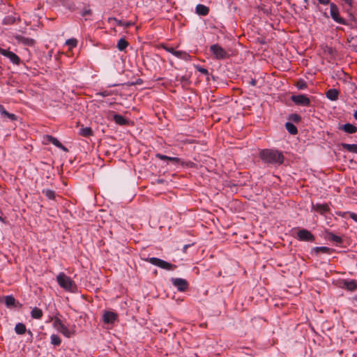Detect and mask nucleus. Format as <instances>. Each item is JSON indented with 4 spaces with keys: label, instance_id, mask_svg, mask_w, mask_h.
Masks as SVG:
<instances>
[{
    "label": "nucleus",
    "instance_id": "13",
    "mask_svg": "<svg viewBox=\"0 0 357 357\" xmlns=\"http://www.w3.org/2000/svg\"><path fill=\"white\" fill-rule=\"evenodd\" d=\"M114 121L115 123L120 126H126L129 123V121L124 118L123 116L120 114H114Z\"/></svg>",
    "mask_w": 357,
    "mask_h": 357
},
{
    "label": "nucleus",
    "instance_id": "10",
    "mask_svg": "<svg viewBox=\"0 0 357 357\" xmlns=\"http://www.w3.org/2000/svg\"><path fill=\"white\" fill-rule=\"evenodd\" d=\"M44 142L45 144L52 143L56 147L60 148V149H63V151H67V149L66 147H64L56 138L53 137L50 135H46L44 137Z\"/></svg>",
    "mask_w": 357,
    "mask_h": 357
},
{
    "label": "nucleus",
    "instance_id": "22",
    "mask_svg": "<svg viewBox=\"0 0 357 357\" xmlns=\"http://www.w3.org/2000/svg\"><path fill=\"white\" fill-rule=\"evenodd\" d=\"M342 146L349 152L357 153V144H342Z\"/></svg>",
    "mask_w": 357,
    "mask_h": 357
},
{
    "label": "nucleus",
    "instance_id": "16",
    "mask_svg": "<svg viewBox=\"0 0 357 357\" xmlns=\"http://www.w3.org/2000/svg\"><path fill=\"white\" fill-rule=\"evenodd\" d=\"M312 208L320 213H324L328 211V206L327 204H317L313 205Z\"/></svg>",
    "mask_w": 357,
    "mask_h": 357
},
{
    "label": "nucleus",
    "instance_id": "40",
    "mask_svg": "<svg viewBox=\"0 0 357 357\" xmlns=\"http://www.w3.org/2000/svg\"><path fill=\"white\" fill-rule=\"evenodd\" d=\"M156 157L162 160L167 159V156L159 153L156 155Z\"/></svg>",
    "mask_w": 357,
    "mask_h": 357
},
{
    "label": "nucleus",
    "instance_id": "36",
    "mask_svg": "<svg viewBox=\"0 0 357 357\" xmlns=\"http://www.w3.org/2000/svg\"><path fill=\"white\" fill-rule=\"evenodd\" d=\"M348 214L349 215V217L354 220L356 222H357V214L352 212H348Z\"/></svg>",
    "mask_w": 357,
    "mask_h": 357
},
{
    "label": "nucleus",
    "instance_id": "42",
    "mask_svg": "<svg viewBox=\"0 0 357 357\" xmlns=\"http://www.w3.org/2000/svg\"><path fill=\"white\" fill-rule=\"evenodd\" d=\"M165 50L174 55V52H175V50L173 47H165Z\"/></svg>",
    "mask_w": 357,
    "mask_h": 357
},
{
    "label": "nucleus",
    "instance_id": "27",
    "mask_svg": "<svg viewBox=\"0 0 357 357\" xmlns=\"http://www.w3.org/2000/svg\"><path fill=\"white\" fill-rule=\"evenodd\" d=\"M6 57L9 58L10 60L15 64H18L20 62V58L18 56L12 52H10Z\"/></svg>",
    "mask_w": 357,
    "mask_h": 357
},
{
    "label": "nucleus",
    "instance_id": "37",
    "mask_svg": "<svg viewBox=\"0 0 357 357\" xmlns=\"http://www.w3.org/2000/svg\"><path fill=\"white\" fill-rule=\"evenodd\" d=\"M10 52V51H8L0 47V54H1L2 55L7 56Z\"/></svg>",
    "mask_w": 357,
    "mask_h": 357
},
{
    "label": "nucleus",
    "instance_id": "4",
    "mask_svg": "<svg viewBox=\"0 0 357 357\" xmlns=\"http://www.w3.org/2000/svg\"><path fill=\"white\" fill-rule=\"evenodd\" d=\"M147 261L150 262L151 264L155 265L156 266H158L161 268L166 269V270H171L174 269L176 268L175 265H173L166 261H164L162 259L156 258V257H151L146 259Z\"/></svg>",
    "mask_w": 357,
    "mask_h": 357
},
{
    "label": "nucleus",
    "instance_id": "47",
    "mask_svg": "<svg viewBox=\"0 0 357 357\" xmlns=\"http://www.w3.org/2000/svg\"><path fill=\"white\" fill-rule=\"evenodd\" d=\"M187 247H188V245H185V246H184V248H183V249H184V250L187 249Z\"/></svg>",
    "mask_w": 357,
    "mask_h": 357
},
{
    "label": "nucleus",
    "instance_id": "30",
    "mask_svg": "<svg viewBox=\"0 0 357 357\" xmlns=\"http://www.w3.org/2000/svg\"><path fill=\"white\" fill-rule=\"evenodd\" d=\"M328 239L333 241L334 242L337 243H341L342 241L341 237L336 236L333 234H328Z\"/></svg>",
    "mask_w": 357,
    "mask_h": 357
},
{
    "label": "nucleus",
    "instance_id": "21",
    "mask_svg": "<svg viewBox=\"0 0 357 357\" xmlns=\"http://www.w3.org/2000/svg\"><path fill=\"white\" fill-rule=\"evenodd\" d=\"M79 133L83 137H89L93 135V131L91 128L85 127L80 128Z\"/></svg>",
    "mask_w": 357,
    "mask_h": 357
},
{
    "label": "nucleus",
    "instance_id": "7",
    "mask_svg": "<svg viewBox=\"0 0 357 357\" xmlns=\"http://www.w3.org/2000/svg\"><path fill=\"white\" fill-rule=\"evenodd\" d=\"M297 236L300 241H312L314 239L312 233L305 229H300L297 233Z\"/></svg>",
    "mask_w": 357,
    "mask_h": 357
},
{
    "label": "nucleus",
    "instance_id": "8",
    "mask_svg": "<svg viewBox=\"0 0 357 357\" xmlns=\"http://www.w3.org/2000/svg\"><path fill=\"white\" fill-rule=\"evenodd\" d=\"M172 283L175 286L178 291H183L188 289V282L182 278H172Z\"/></svg>",
    "mask_w": 357,
    "mask_h": 357
},
{
    "label": "nucleus",
    "instance_id": "14",
    "mask_svg": "<svg viewBox=\"0 0 357 357\" xmlns=\"http://www.w3.org/2000/svg\"><path fill=\"white\" fill-rule=\"evenodd\" d=\"M208 12V8L203 4H198L196 6V13L200 15H206Z\"/></svg>",
    "mask_w": 357,
    "mask_h": 357
},
{
    "label": "nucleus",
    "instance_id": "11",
    "mask_svg": "<svg viewBox=\"0 0 357 357\" xmlns=\"http://www.w3.org/2000/svg\"><path fill=\"white\" fill-rule=\"evenodd\" d=\"M103 321L107 324H113L117 319V314L113 312H105L103 314Z\"/></svg>",
    "mask_w": 357,
    "mask_h": 357
},
{
    "label": "nucleus",
    "instance_id": "17",
    "mask_svg": "<svg viewBox=\"0 0 357 357\" xmlns=\"http://www.w3.org/2000/svg\"><path fill=\"white\" fill-rule=\"evenodd\" d=\"M326 97L331 100H335L337 99L338 97V91L336 89H330L326 92Z\"/></svg>",
    "mask_w": 357,
    "mask_h": 357
},
{
    "label": "nucleus",
    "instance_id": "38",
    "mask_svg": "<svg viewBox=\"0 0 357 357\" xmlns=\"http://www.w3.org/2000/svg\"><path fill=\"white\" fill-rule=\"evenodd\" d=\"M167 160H169V161H172V162H176V163H178L179 162V158H174V157H168L167 156Z\"/></svg>",
    "mask_w": 357,
    "mask_h": 357
},
{
    "label": "nucleus",
    "instance_id": "46",
    "mask_svg": "<svg viewBox=\"0 0 357 357\" xmlns=\"http://www.w3.org/2000/svg\"><path fill=\"white\" fill-rule=\"evenodd\" d=\"M354 116L357 120V110L354 112Z\"/></svg>",
    "mask_w": 357,
    "mask_h": 357
},
{
    "label": "nucleus",
    "instance_id": "19",
    "mask_svg": "<svg viewBox=\"0 0 357 357\" xmlns=\"http://www.w3.org/2000/svg\"><path fill=\"white\" fill-rule=\"evenodd\" d=\"M174 56L184 60H189L190 58V55L188 53L183 51L175 50V52H174Z\"/></svg>",
    "mask_w": 357,
    "mask_h": 357
},
{
    "label": "nucleus",
    "instance_id": "5",
    "mask_svg": "<svg viewBox=\"0 0 357 357\" xmlns=\"http://www.w3.org/2000/svg\"><path fill=\"white\" fill-rule=\"evenodd\" d=\"M55 328L60 333H61L66 337H70L73 333L69 330L59 319H56L54 323Z\"/></svg>",
    "mask_w": 357,
    "mask_h": 357
},
{
    "label": "nucleus",
    "instance_id": "20",
    "mask_svg": "<svg viewBox=\"0 0 357 357\" xmlns=\"http://www.w3.org/2000/svg\"><path fill=\"white\" fill-rule=\"evenodd\" d=\"M17 38L20 43H22L24 45H30V46L34 45V40L32 38H24L22 36H17Z\"/></svg>",
    "mask_w": 357,
    "mask_h": 357
},
{
    "label": "nucleus",
    "instance_id": "43",
    "mask_svg": "<svg viewBox=\"0 0 357 357\" xmlns=\"http://www.w3.org/2000/svg\"><path fill=\"white\" fill-rule=\"evenodd\" d=\"M319 3L322 4H328L329 3V0H318Z\"/></svg>",
    "mask_w": 357,
    "mask_h": 357
},
{
    "label": "nucleus",
    "instance_id": "26",
    "mask_svg": "<svg viewBox=\"0 0 357 357\" xmlns=\"http://www.w3.org/2000/svg\"><path fill=\"white\" fill-rule=\"evenodd\" d=\"M15 331L17 334L22 335L24 334L26 331V326L24 324L22 323H19L16 324L15 327Z\"/></svg>",
    "mask_w": 357,
    "mask_h": 357
},
{
    "label": "nucleus",
    "instance_id": "6",
    "mask_svg": "<svg viewBox=\"0 0 357 357\" xmlns=\"http://www.w3.org/2000/svg\"><path fill=\"white\" fill-rule=\"evenodd\" d=\"M292 101L298 105L302 106H309L310 104V100L309 98H307L305 95H297L291 96Z\"/></svg>",
    "mask_w": 357,
    "mask_h": 357
},
{
    "label": "nucleus",
    "instance_id": "28",
    "mask_svg": "<svg viewBox=\"0 0 357 357\" xmlns=\"http://www.w3.org/2000/svg\"><path fill=\"white\" fill-rule=\"evenodd\" d=\"M15 299L13 296H7L5 297V303L7 306L14 305Z\"/></svg>",
    "mask_w": 357,
    "mask_h": 357
},
{
    "label": "nucleus",
    "instance_id": "31",
    "mask_svg": "<svg viewBox=\"0 0 357 357\" xmlns=\"http://www.w3.org/2000/svg\"><path fill=\"white\" fill-rule=\"evenodd\" d=\"M51 342L54 345H59L61 344V339L56 335H51Z\"/></svg>",
    "mask_w": 357,
    "mask_h": 357
},
{
    "label": "nucleus",
    "instance_id": "18",
    "mask_svg": "<svg viewBox=\"0 0 357 357\" xmlns=\"http://www.w3.org/2000/svg\"><path fill=\"white\" fill-rule=\"evenodd\" d=\"M0 113L2 116L7 117L12 121H15L17 119V117L14 114L8 113L1 105H0Z\"/></svg>",
    "mask_w": 357,
    "mask_h": 357
},
{
    "label": "nucleus",
    "instance_id": "15",
    "mask_svg": "<svg viewBox=\"0 0 357 357\" xmlns=\"http://www.w3.org/2000/svg\"><path fill=\"white\" fill-rule=\"evenodd\" d=\"M344 287L349 290H354L357 287V283L355 280H344Z\"/></svg>",
    "mask_w": 357,
    "mask_h": 357
},
{
    "label": "nucleus",
    "instance_id": "1",
    "mask_svg": "<svg viewBox=\"0 0 357 357\" xmlns=\"http://www.w3.org/2000/svg\"><path fill=\"white\" fill-rule=\"evenodd\" d=\"M259 156L263 161L271 164L280 165L284 160V156L282 153L275 150H262L259 153Z\"/></svg>",
    "mask_w": 357,
    "mask_h": 357
},
{
    "label": "nucleus",
    "instance_id": "9",
    "mask_svg": "<svg viewBox=\"0 0 357 357\" xmlns=\"http://www.w3.org/2000/svg\"><path fill=\"white\" fill-rule=\"evenodd\" d=\"M331 15V17L337 22L340 24H344V20L339 16V10L337 7L332 3L330 6Z\"/></svg>",
    "mask_w": 357,
    "mask_h": 357
},
{
    "label": "nucleus",
    "instance_id": "34",
    "mask_svg": "<svg viewBox=\"0 0 357 357\" xmlns=\"http://www.w3.org/2000/svg\"><path fill=\"white\" fill-rule=\"evenodd\" d=\"M296 87L298 89H305L307 88V84L305 81L301 79L299 80L296 84Z\"/></svg>",
    "mask_w": 357,
    "mask_h": 357
},
{
    "label": "nucleus",
    "instance_id": "3",
    "mask_svg": "<svg viewBox=\"0 0 357 357\" xmlns=\"http://www.w3.org/2000/svg\"><path fill=\"white\" fill-rule=\"evenodd\" d=\"M210 51L215 59L222 60L229 57V52L218 44H214L210 47Z\"/></svg>",
    "mask_w": 357,
    "mask_h": 357
},
{
    "label": "nucleus",
    "instance_id": "49",
    "mask_svg": "<svg viewBox=\"0 0 357 357\" xmlns=\"http://www.w3.org/2000/svg\"><path fill=\"white\" fill-rule=\"evenodd\" d=\"M0 220H2L1 217H0Z\"/></svg>",
    "mask_w": 357,
    "mask_h": 357
},
{
    "label": "nucleus",
    "instance_id": "35",
    "mask_svg": "<svg viewBox=\"0 0 357 357\" xmlns=\"http://www.w3.org/2000/svg\"><path fill=\"white\" fill-rule=\"evenodd\" d=\"M66 44L70 47H75L77 46V41L75 39H69L66 41Z\"/></svg>",
    "mask_w": 357,
    "mask_h": 357
},
{
    "label": "nucleus",
    "instance_id": "12",
    "mask_svg": "<svg viewBox=\"0 0 357 357\" xmlns=\"http://www.w3.org/2000/svg\"><path fill=\"white\" fill-rule=\"evenodd\" d=\"M339 129L349 134H353L357 132V128L351 123H346L340 126Z\"/></svg>",
    "mask_w": 357,
    "mask_h": 357
},
{
    "label": "nucleus",
    "instance_id": "24",
    "mask_svg": "<svg viewBox=\"0 0 357 357\" xmlns=\"http://www.w3.org/2000/svg\"><path fill=\"white\" fill-rule=\"evenodd\" d=\"M128 46V43L124 39L121 38L117 43V48L120 51L124 50Z\"/></svg>",
    "mask_w": 357,
    "mask_h": 357
},
{
    "label": "nucleus",
    "instance_id": "29",
    "mask_svg": "<svg viewBox=\"0 0 357 357\" xmlns=\"http://www.w3.org/2000/svg\"><path fill=\"white\" fill-rule=\"evenodd\" d=\"M114 20L116 22L118 25L126 28L132 26L134 24V23L132 22H123L122 20H117L116 19H114Z\"/></svg>",
    "mask_w": 357,
    "mask_h": 357
},
{
    "label": "nucleus",
    "instance_id": "48",
    "mask_svg": "<svg viewBox=\"0 0 357 357\" xmlns=\"http://www.w3.org/2000/svg\"><path fill=\"white\" fill-rule=\"evenodd\" d=\"M304 3H306V0H303Z\"/></svg>",
    "mask_w": 357,
    "mask_h": 357
},
{
    "label": "nucleus",
    "instance_id": "32",
    "mask_svg": "<svg viewBox=\"0 0 357 357\" xmlns=\"http://www.w3.org/2000/svg\"><path fill=\"white\" fill-rule=\"evenodd\" d=\"M43 193L50 199H54L55 195H54V191H52L51 190H43Z\"/></svg>",
    "mask_w": 357,
    "mask_h": 357
},
{
    "label": "nucleus",
    "instance_id": "44",
    "mask_svg": "<svg viewBox=\"0 0 357 357\" xmlns=\"http://www.w3.org/2000/svg\"><path fill=\"white\" fill-rule=\"evenodd\" d=\"M347 4L351 6L352 0H343Z\"/></svg>",
    "mask_w": 357,
    "mask_h": 357
},
{
    "label": "nucleus",
    "instance_id": "25",
    "mask_svg": "<svg viewBox=\"0 0 357 357\" xmlns=\"http://www.w3.org/2000/svg\"><path fill=\"white\" fill-rule=\"evenodd\" d=\"M285 127L290 134L296 135L298 132L296 127L291 123H286Z\"/></svg>",
    "mask_w": 357,
    "mask_h": 357
},
{
    "label": "nucleus",
    "instance_id": "39",
    "mask_svg": "<svg viewBox=\"0 0 357 357\" xmlns=\"http://www.w3.org/2000/svg\"><path fill=\"white\" fill-rule=\"evenodd\" d=\"M291 119L294 121H299L301 120V117L298 114H293Z\"/></svg>",
    "mask_w": 357,
    "mask_h": 357
},
{
    "label": "nucleus",
    "instance_id": "41",
    "mask_svg": "<svg viewBox=\"0 0 357 357\" xmlns=\"http://www.w3.org/2000/svg\"><path fill=\"white\" fill-rule=\"evenodd\" d=\"M197 69H198V70H199V72H201V73H203V74H206H206L208 73V70H207L206 69H205V68H198Z\"/></svg>",
    "mask_w": 357,
    "mask_h": 357
},
{
    "label": "nucleus",
    "instance_id": "2",
    "mask_svg": "<svg viewBox=\"0 0 357 357\" xmlns=\"http://www.w3.org/2000/svg\"><path fill=\"white\" fill-rule=\"evenodd\" d=\"M56 280L61 287L67 291H73L75 289V284L71 278L63 273H60L57 277Z\"/></svg>",
    "mask_w": 357,
    "mask_h": 357
},
{
    "label": "nucleus",
    "instance_id": "23",
    "mask_svg": "<svg viewBox=\"0 0 357 357\" xmlns=\"http://www.w3.org/2000/svg\"><path fill=\"white\" fill-rule=\"evenodd\" d=\"M31 314L33 319H40L43 316V311L38 307H34L31 310Z\"/></svg>",
    "mask_w": 357,
    "mask_h": 357
},
{
    "label": "nucleus",
    "instance_id": "33",
    "mask_svg": "<svg viewBox=\"0 0 357 357\" xmlns=\"http://www.w3.org/2000/svg\"><path fill=\"white\" fill-rule=\"evenodd\" d=\"M330 250L331 249L327 247H317L314 248V251L317 253L319 252L329 253Z\"/></svg>",
    "mask_w": 357,
    "mask_h": 357
},
{
    "label": "nucleus",
    "instance_id": "45",
    "mask_svg": "<svg viewBox=\"0 0 357 357\" xmlns=\"http://www.w3.org/2000/svg\"><path fill=\"white\" fill-rule=\"evenodd\" d=\"M98 95H100L102 96H106L107 94L105 92L98 93Z\"/></svg>",
    "mask_w": 357,
    "mask_h": 357
}]
</instances>
